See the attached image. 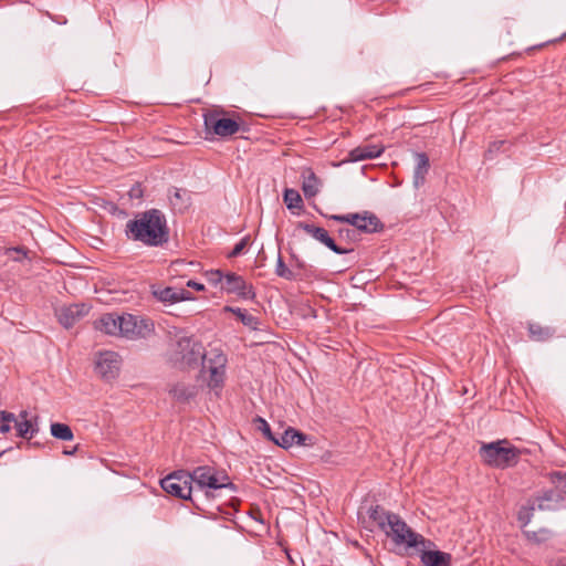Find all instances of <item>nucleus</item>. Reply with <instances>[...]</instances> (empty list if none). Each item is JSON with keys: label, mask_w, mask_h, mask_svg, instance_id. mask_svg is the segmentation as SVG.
<instances>
[{"label": "nucleus", "mask_w": 566, "mask_h": 566, "mask_svg": "<svg viewBox=\"0 0 566 566\" xmlns=\"http://www.w3.org/2000/svg\"><path fill=\"white\" fill-rule=\"evenodd\" d=\"M125 233L128 239L147 247H161L169 241V228L165 214L150 209L127 221Z\"/></svg>", "instance_id": "f257e3e1"}, {"label": "nucleus", "mask_w": 566, "mask_h": 566, "mask_svg": "<svg viewBox=\"0 0 566 566\" xmlns=\"http://www.w3.org/2000/svg\"><path fill=\"white\" fill-rule=\"evenodd\" d=\"M193 486L195 496L201 502V497L206 500L213 499L216 492L221 490H230L237 492V485L231 481L230 476L224 470H219L212 465H200L192 471H188Z\"/></svg>", "instance_id": "f03ea898"}, {"label": "nucleus", "mask_w": 566, "mask_h": 566, "mask_svg": "<svg viewBox=\"0 0 566 566\" xmlns=\"http://www.w3.org/2000/svg\"><path fill=\"white\" fill-rule=\"evenodd\" d=\"M524 450L512 444L507 439L482 443L479 455L491 468L505 470L515 467Z\"/></svg>", "instance_id": "7ed1b4c3"}, {"label": "nucleus", "mask_w": 566, "mask_h": 566, "mask_svg": "<svg viewBox=\"0 0 566 566\" xmlns=\"http://www.w3.org/2000/svg\"><path fill=\"white\" fill-rule=\"evenodd\" d=\"M227 114L223 109H213L206 113L203 115L206 133L226 138L239 132H249L248 125L235 112H232L230 117H227Z\"/></svg>", "instance_id": "20e7f679"}, {"label": "nucleus", "mask_w": 566, "mask_h": 566, "mask_svg": "<svg viewBox=\"0 0 566 566\" xmlns=\"http://www.w3.org/2000/svg\"><path fill=\"white\" fill-rule=\"evenodd\" d=\"M205 358L202 344L192 337H180L174 345L171 360L180 368H195Z\"/></svg>", "instance_id": "39448f33"}, {"label": "nucleus", "mask_w": 566, "mask_h": 566, "mask_svg": "<svg viewBox=\"0 0 566 566\" xmlns=\"http://www.w3.org/2000/svg\"><path fill=\"white\" fill-rule=\"evenodd\" d=\"M188 471H175L160 480L161 489L168 494L182 500H189L200 510L199 499L195 496L193 486Z\"/></svg>", "instance_id": "423d86ee"}, {"label": "nucleus", "mask_w": 566, "mask_h": 566, "mask_svg": "<svg viewBox=\"0 0 566 566\" xmlns=\"http://www.w3.org/2000/svg\"><path fill=\"white\" fill-rule=\"evenodd\" d=\"M385 534L390 537L397 545L405 544L408 547H419L433 545L427 541L421 534L413 532L398 514H392Z\"/></svg>", "instance_id": "0eeeda50"}, {"label": "nucleus", "mask_w": 566, "mask_h": 566, "mask_svg": "<svg viewBox=\"0 0 566 566\" xmlns=\"http://www.w3.org/2000/svg\"><path fill=\"white\" fill-rule=\"evenodd\" d=\"M325 218L353 226L357 231L364 233H376L384 229V224L380 219L369 212L363 211L361 213H347V214H323Z\"/></svg>", "instance_id": "6e6552de"}, {"label": "nucleus", "mask_w": 566, "mask_h": 566, "mask_svg": "<svg viewBox=\"0 0 566 566\" xmlns=\"http://www.w3.org/2000/svg\"><path fill=\"white\" fill-rule=\"evenodd\" d=\"M118 326L120 336L127 339L146 338L155 332V325L150 318L128 313L119 315Z\"/></svg>", "instance_id": "1a4fd4ad"}, {"label": "nucleus", "mask_w": 566, "mask_h": 566, "mask_svg": "<svg viewBox=\"0 0 566 566\" xmlns=\"http://www.w3.org/2000/svg\"><path fill=\"white\" fill-rule=\"evenodd\" d=\"M394 513L388 512L379 504H371L369 506H360L358 511V520L365 527L373 530L377 526L381 532H387L388 524Z\"/></svg>", "instance_id": "9d476101"}, {"label": "nucleus", "mask_w": 566, "mask_h": 566, "mask_svg": "<svg viewBox=\"0 0 566 566\" xmlns=\"http://www.w3.org/2000/svg\"><path fill=\"white\" fill-rule=\"evenodd\" d=\"M120 369V357L117 353L106 350L98 354L95 360V371L105 380L115 379Z\"/></svg>", "instance_id": "9b49d317"}, {"label": "nucleus", "mask_w": 566, "mask_h": 566, "mask_svg": "<svg viewBox=\"0 0 566 566\" xmlns=\"http://www.w3.org/2000/svg\"><path fill=\"white\" fill-rule=\"evenodd\" d=\"M229 294H235L242 300H254L256 294L252 284L248 283L243 276L228 272L224 275V282L221 286Z\"/></svg>", "instance_id": "f8f14e48"}, {"label": "nucleus", "mask_w": 566, "mask_h": 566, "mask_svg": "<svg viewBox=\"0 0 566 566\" xmlns=\"http://www.w3.org/2000/svg\"><path fill=\"white\" fill-rule=\"evenodd\" d=\"M297 229H302L305 231L308 235L327 247L329 250H332L336 254H347L354 251L353 248H344L342 245L336 244L335 240L329 237L326 229L316 227L314 224H310L306 222L300 221L297 223Z\"/></svg>", "instance_id": "ddd939ff"}, {"label": "nucleus", "mask_w": 566, "mask_h": 566, "mask_svg": "<svg viewBox=\"0 0 566 566\" xmlns=\"http://www.w3.org/2000/svg\"><path fill=\"white\" fill-rule=\"evenodd\" d=\"M90 308L85 303L64 305L56 311V316L62 326L71 328L88 314Z\"/></svg>", "instance_id": "4468645a"}, {"label": "nucleus", "mask_w": 566, "mask_h": 566, "mask_svg": "<svg viewBox=\"0 0 566 566\" xmlns=\"http://www.w3.org/2000/svg\"><path fill=\"white\" fill-rule=\"evenodd\" d=\"M153 295L154 297L168 305H172L182 301H193L195 296L192 293L186 289H177L174 286H166V287H157L153 289Z\"/></svg>", "instance_id": "2eb2a0df"}, {"label": "nucleus", "mask_w": 566, "mask_h": 566, "mask_svg": "<svg viewBox=\"0 0 566 566\" xmlns=\"http://www.w3.org/2000/svg\"><path fill=\"white\" fill-rule=\"evenodd\" d=\"M385 150V146L382 144H361L355 148H353L348 153V157L346 161L356 163L367 159L378 158Z\"/></svg>", "instance_id": "dca6fc26"}, {"label": "nucleus", "mask_w": 566, "mask_h": 566, "mask_svg": "<svg viewBox=\"0 0 566 566\" xmlns=\"http://www.w3.org/2000/svg\"><path fill=\"white\" fill-rule=\"evenodd\" d=\"M552 490L545 491L542 495L537 497V506L542 511H555L558 510L564 501L565 495L557 484Z\"/></svg>", "instance_id": "f3484780"}, {"label": "nucleus", "mask_w": 566, "mask_h": 566, "mask_svg": "<svg viewBox=\"0 0 566 566\" xmlns=\"http://www.w3.org/2000/svg\"><path fill=\"white\" fill-rule=\"evenodd\" d=\"M205 364V360L202 361ZM224 364H226V357L221 354L216 355V360L213 364H210L207 366L209 370V381L208 385L210 388H219L223 384L224 379ZM206 368V365H203Z\"/></svg>", "instance_id": "a211bd4d"}, {"label": "nucleus", "mask_w": 566, "mask_h": 566, "mask_svg": "<svg viewBox=\"0 0 566 566\" xmlns=\"http://www.w3.org/2000/svg\"><path fill=\"white\" fill-rule=\"evenodd\" d=\"M118 319L119 315L114 313H107L102 315L98 319L94 322V327L95 329L107 335L120 336V327L118 326Z\"/></svg>", "instance_id": "6ab92c4d"}, {"label": "nucleus", "mask_w": 566, "mask_h": 566, "mask_svg": "<svg viewBox=\"0 0 566 566\" xmlns=\"http://www.w3.org/2000/svg\"><path fill=\"white\" fill-rule=\"evenodd\" d=\"M307 439V436L303 432L289 427L281 436L280 438L275 437L274 443L281 448L287 449L292 447L293 444L298 446H305V440Z\"/></svg>", "instance_id": "aec40b11"}, {"label": "nucleus", "mask_w": 566, "mask_h": 566, "mask_svg": "<svg viewBox=\"0 0 566 566\" xmlns=\"http://www.w3.org/2000/svg\"><path fill=\"white\" fill-rule=\"evenodd\" d=\"M416 166L413 170V186L421 187L430 168L429 157L426 153H415Z\"/></svg>", "instance_id": "412c9836"}, {"label": "nucleus", "mask_w": 566, "mask_h": 566, "mask_svg": "<svg viewBox=\"0 0 566 566\" xmlns=\"http://www.w3.org/2000/svg\"><path fill=\"white\" fill-rule=\"evenodd\" d=\"M420 560L423 566H451V555L441 551L421 549Z\"/></svg>", "instance_id": "4be33fe9"}, {"label": "nucleus", "mask_w": 566, "mask_h": 566, "mask_svg": "<svg viewBox=\"0 0 566 566\" xmlns=\"http://www.w3.org/2000/svg\"><path fill=\"white\" fill-rule=\"evenodd\" d=\"M302 190L306 198L315 197L321 187V180L311 168L302 171Z\"/></svg>", "instance_id": "5701e85b"}, {"label": "nucleus", "mask_w": 566, "mask_h": 566, "mask_svg": "<svg viewBox=\"0 0 566 566\" xmlns=\"http://www.w3.org/2000/svg\"><path fill=\"white\" fill-rule=\"evenodd\" d=\"M528 337L533 342H547L554 337L556 331L551 326H543L538 323L527 324Z\"/></svg>", "instance_id": "b1692460"}, {"label": "nucleus", "mask_w": 566, "mask_h": 566, "mask_svg": "<svg viewBox=\"0 0 566 566\" xmlns=\"http://www.w3.org/2000/svg\"><path fill=\"white\" fill-rule=\"evenodd\" d=\"M190 195L186 189L174 187L169 191V201L172 208L179 212H184L190 206Z\"/></svg>", "instance_id": "393cba45"}, {"label": "nucleus", "mask_w": 566, "mask_h": 566, "mask_svg": "<svg viewBox=\"0 0 566 566\" xmlns=\"http://www.w3.org/2000/svg\"><path fill=\"white\" fill-rule=\"evenodd\" d=\"M224 311L234 314L244 326H248L253 331L259 329V318L252 314H249L245 310H242L240 307L226 306Z\"/></svg>", "instance_id": "a878e982"}, {"label": "nucleus", "mask_w": 566, "mask_h": 566, "mask_svg": "<svg viewBox=\"0 0 566 566\" xmlns=\"http://www.w3.org/2000/svg\"><path fill=\"white\" fill-rule=\"evenodd\" d=\"M20 417L22 418L21 421H18L15 419L14 424L17 429V436L24 438V439H31L33 437V433L38 431V429H34L32 427V423L30 420L27 419L28 412L22 411L20 413Z\"/></svg>", "instance_id": "bb28decb"}, {"label": "nucleus", "mask_w": 566, "mask_h": 566, "mask_svg": "<svg viewBox=\"0 0 566 566\" xmlns=\"http://www.w3.org/2000/svg\"><path fill=\"white\" fill-rule=\"evenodd\" d=\"M169 394L172 396L174 399L181 401V402L189 401L196 395L193 387H189L184 384L175 385L169 390Z\"/></svg>", "instance_id": "cd10ccee"}, {"label": "nucleus", "mask_w": 566, "mask_h": 566, "mask_svg": "<svg viewBox=\"0 0 566 566\" xmlns=\"http://www.w3.org/2000/svg\"><path fill=\"white\" fill-rule=\"evenodd\" d=\"M51 434L55 439L63 441H71L74 438L73 431L70 426L61 422H53L51 424Z\"/></svg>", "instance_id": "c85d7f7f"}, {"label": "nucleus", "mask_w": 566, "mask_h": 566, "mask_svg": "<svg viewBox=\"0 0 566 566\" xmlns=\"http://www.w3.org/2000/svg\"><path fill=\"white\" fill-rule=\"evenodd\" d=\"M30 250L25 247H13L7 248L4 250V254L8 255L14 262H22L24 260H30Z\"/></svg>", "instance_id": "c756f323"}, {"label": "nucleus", "mask_w": 566, "mask_h": 566, "mask_svg": "<svg viewBox=\"0 0 566 566\" xmlns=\"http://www.w3.org/2000/svg\"><path fill=\"white\" fill-rule=\"evenodd\" d=\"M284 202L287 209L301 208L303 200L301 195L295 189H285L283 195Z\"/></svg>", "instance_id": "7c9ffc66"}, {"label": "nucleus", "mask_w": 566, "mask_h": 566, "mask_svg": "<svg viewBox=\"0 0 566 566\" xmlns=\"http://www.w3.org/2000/svg\"><path fill=\"white\" fill-rule=\"evenodd\" d=\"M524 535L530 542L541 544L548 541L552 537V532L547 528H541L538 531H523Z\"/></svg>", "instance_id": "2f4dec72"}, {"label": "nucleus", "mask_w": 566, "mask_h": 566, "mask_svg": "<svg viewBox=\"0 0 566 566\" xmlns=\"http://www.w3.org/2000/svg\"><path fill=\"white\" fill-rule=\"evenodd\" d=\"M275 274L289 281L294 280L295 277L294 272L285 265L281 253L277 255Z\"/></svg>", "instance_id": "473e14b6"}, {"label": "nucleus", "mask_w": 566, "mask_h": 566, "mask_svg": "<svg viewBox=\"0 0 566 566\" xmlns=\"http://www.w3.org/2000/svg\"><path fill=\"white\" fill-rule=\"evenodd\" d=\"M254 423L256 424V428L262 431V433L264 434V437L269 440V441H272L274 443L275 441V436L272 433L271 431V428H270V424L268 423V421L265 419H263L262 417L260 416H256L255 419H254Z\"/></svg>", "instance_id": "72a5a7b5"}, {"label": "nucleus", "mask_w": 566, "mask_h": 566, "mask_svg": "<svg viewBox=\"0 0 566 566\" xmlns=\"http://www.w3.org/2000/svg\"><path fill=\"white\" fill-rule=\"evenodd\" d=\"M1 423H0V432L8 433L11 430V422L15 421V416L8 411H1Z\"/></svg>", "instance_id": "f704fd0d"}, {"label": "nucleus", "mask_w": 566, "mask_h": 566, "mask_svg": "<svg viewBox=\"0 0 566 566\" xmlns=\"http://www.w3.org/2000/svg\"><path fill=\"white\" fill-rule=\"evenodd\" d=\"M338 238L346 243H355L357 241V232L350 228H340L337 231Z\"/></svg>", "instance_id": "c9c22d12"}, {"label": "nucleus", "mask_w": 566, "mask_h": 566, "mask_svg": "<svg viewBox=\"0 0 566 566\" xmlns=\"http://www.w3.org/2000/svg\"><path fill=\"white\" fill-rule=\"evenodd\" d=\"M249 242H250V237L249 235L243 237L239 242H237L234 244L231 252L228 253V258L232 259V258H237L240 254H242L243 251L245 250V248L248 247Z\"/></svg>", "instance_id": "e433bc0d"}, {"label": "nucleus", "mask_w": 566, "mask_h": 566, "mask_svg": "<svg viewBox=\"0 0 566 566\" xmlns=\"http://www.w3.org/2000/svg\"><path fill=\"white\" fill-rule=\"evenodd\" d=\"M552 482L560 486L564 495L566 496V473L553 472L551 474Z\"/></svg>", "instance_id": "4c0bfd02"}, {"label": "nucleus", "mask_w": 566, "mask_h": 566, "mask_svg": "<svg viewBox=\"0 0 566 566\" xmlns=\"http://www.w3.org/2000/svg\"><path fill=\"white\" fill-rule=\"evenodd\" d=\"M503 145H504L503 140H496V142L491 143L484 154V158L492 159L493 156L501 150Z\"/></svg>", "instance_id": "58836bf2"}, {"label": "nucleus", "mask_w": 566, "mask_h": 566, "mask_svg": "<svg viewBox=\"0 0 566 566\" xmlns=\"http://www.w3.org/2000/svg\"><path fill=\"white\" fill-rule=\"evenodd\" d=\"M224 275L226 274H223V272L220 270H212L208 273V280L213 285H217V284L223 285Z\"/></svg>", "instance_id": "ea45409f"}, {"label": "nucleus", "mask_w": 566, "mask_h": 566, "mask_svg": "<svg viewBox=\"0 0 566 566\" xmlns=\"http://www.w3.org/2000/svg\"><path fill=\"white\" fill-rule=\"evenodd\" d=\"M534 507L524 509L518 513V521L522 523V526L527 525L531 522L533 515Z\"/></svg>", "instance_id": "a19ab883"}, {"label": "nucleus", "mask_w": 566, "mask_h": 566, "mask_svg": "<svg viewBox=\"0 0 566 566\" xmlns=\"http://www.w3.org/2000/svg\"><path fill=\"white\" fill-rule=\"evenodd\" d=\"M129 196L132 198H140L143 196V190L140 188V185H136V186L132 187V189L129 190Z\"/></svg>", "instance_id": "79ce46f5"}, {"label": "nucleus", "mask_w": 566, "mask_h": 566, "mask_svg": "<svg viewBox=\"0 0 566 566\" xmlns=\"http://www.w3.org/2000/svg\"><path fill=\"white\" fill-rule=\"evenodd\" d=\"M188 287H192L196 291H205V285L202 283L196 282L193 280H189L186 284Z\"/></svg>", "instance_id": "37998d69"}, {"label": "nucleus", "mask_w": 566, "mask_h": 566, "mask_svg": "<svg viewBox=\"0 0 566 566\" xmlns=\"http://www.w3.org/2000/svg\"><path fill=\"white\" fill-rule=\"evenodd\" d=\"M71 450L64 451V454H72Z\"/></svg>", "instance_id": "c03bdc74"}, {"label": "nucleus", "mask_w": 566, "mask_h": 566, "mask_svg": "<svg viewBox=\"0 0 566 566\" xmlns=\"http://www.w3.org/2000/svg\"><path fill=\"white\" fill-rule=\"evenodd\" d=\"M71 450L64 451V454H72Z\"/></svg>", "instance_id": "a18cd8bd"}]
</instances>
